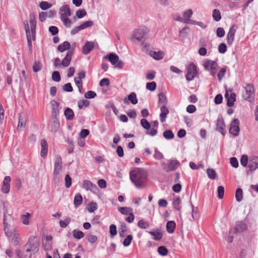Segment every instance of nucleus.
Masks as SVG:
<instances>
[{
    "mask_svg": "<svg viewBox=\"0 0 258 258\" xmlns=\"http://www.w3.org/2000/svg\"><path fill=\"white\" fill-rule=\"evenodd\" d=\"M147 176V171L142 168H135L130 172V179L138 188L145 187Z\"/></svg>",
    "mask_w": 258,
    "mask_h": 258,
    "instance_id": "f257e3e1",
    "label": "nucleus"
},
{
    "mask_svg": "<svg viewBox=\"0 0 258 258\" xmlns=\"http://www.w3.org/2000/svg\"><path fill=\"white\" fill-rule=\"evenodd\" d=\"M25 252L24 258H30L32 254L38 252L39 250V243L35 239V237H30L29 239L28 242L24 246Z\"/></svg>",
    "mask_w": 258,
    "mask_h": 258,
    "instance_id": "f03ea898",
    "label": "nucleus"
},
{
    "mask_svg": "<svg viewBox=\"0 0 258 258\" xmlns=\"http://www.w3.org/2000/svg\"><path fill=\"white\" fill-rule=\"evenodd\" d=\"M62 162L60 155H56L54 162V169L53 172V179L55 182H58V176L62 170Z\"/></svg>",
    "mask_w": 258,
    "mask_h": 258,
    "instance_id": "7ed1b4c3",
    "label": "nucleus"
},
{
    "mask_svg": "<svg viewBox=\"0 0 258 258\" xmlns=\"http://www.w3.org/2000/svg\"><path fill=\"white\" fill-rule=\"evenodd\" d=\"M104 58L108 60L112 65H114L116 68L121 69L123 66V62L119 59L118 56L115 53H110L104 56Z\"/></svg>",
    "mask_w": 258,
    "mask_h": 258,
    "instance_id": "20e7f679",
    "label": "nucleus"
},
{
    "mask_svg": "<svg viewBox=\"0 0 258 258\" xmlns=\"http://www.w3.org/2000/svg\"><path fill=\"white\" fill-rule=\"evenodd\" d=\"M180 164L179 162L175 159L170 160L168 161V164L166 165L165 163H161L163 168L166 172H169L175 170L179 166Z\"/></svg>",
    "mask_w": 258,
    "mask_h": 258,
    "instance_id": "39448f33",
    "label": "nucleus"
},
{
    "mask_svg": "<svg viewBox=\"0 0 258 258\" xmlns=\"http://www.w3.org/2000/svg\"><path fill=\"white\" fill-rule=\"evenodd\" d=\"M245 93L243 94L245 100L251 101L254 99V87L252 85L247 84L245 88Z\"/></svg>",
    "mask_w": 258,
    "mask_h": 258,
    "instance_id": "423d86ee",
    "label": "nucleus"
},
{
    "mask_svg": "<svg viewBox=\"0 0 258 258\" xmlns=\"http://www.w3.org/2000/svg\"><path fill=\"white\" fill-rule=\"evenodd\" d=\"M249 170L246 171L247 174L249 172L252 173L255 169L258 168V157L252 156L250 157L248 163Z\"/></svg>",
    "mask_w": 258,
    "mask_h": 258,
    "instance_id": "0eeeda50",
    "label": "nucleus"
},
{
    "mask_svg": "<svg viewBox=\"0 0 258 258\" xmlns=\"http://www.w3.org/2000/svg\"><path fill=\"white\" fill-rule=\"evenodd\" d=\"M237 27L235 25H233L229 30V32L227 35L226 40L227 44L229 46L232 45L234 38L235 34L236 33V29Z\"/></svg>",
    "mask_w": 258,
    "mask_h": 258,
    "instance_id": "6e6552de",
    "label": "nucleus"
},
{
    "mask_svg": "<svg viewBox=\"0 0 258 258\" xmlns=\"http://www.w3.org/2000/svg\"><path fill=\"white\" fill-rule=\"evenodd\" d=\"M197 74V70L196 65L194 63H190L188 68L187 74L186 76V79L188 81L192 80Z\"/></svg>",
    "mask_w": 258,
    "mask_h": 258,
    "instance_id": "1a4fd4ad",
    "label": "nucleus"
},
{
    "mask_svg": "<svg viewBox=\"0 0 258 258\" xmlns=\"http://www.w3.org/2000/svg\"><path fill=\"white\" fill-rule=\"evenodd\" d=\"M239 124V120L236 118L234 119L231 123L229 133L235 136H238L240 131Z\"/></svg>",
    "mask_w": 258,
    "mask_h": 258,
    "instance_id": "9d476101",
    "label": "nucleus"
},
{
    "mask_svg": "<svg viewBox=\"0 0 258 258\" xmlns=\"http://www.w3.org/2000/svg\"><path fill=\"white\" fill-rule=\"evenodd\" d=\"M2 211L4 213V220H3L4 222H3V223H4V230L5 232V234L7 236H10L11 235V232L8 231V230H7V229H6L7 223L6 222V213H7V211L5 208V204L4 202L1 201H0V212H1Z\"/></svg>",
    "mask_w": 258,
    "mask_h": 258,
    "instance_id": "9b49d317",
    "label": "nucleus"
},
{
    "mask_svg": "<svg viewBox=\"0 0 258 258\" xmlns=\"http://www.w3.org/2000/svg\"><path fill=\"white\" fill-rule=\"evenodd\" d=\"M26 116L24 113H20L19 117L18 124L17 129L19 131H22L25 128L26 123Z\"/></svg>",
    "mask_w": 258,
    "mask_h": 258,
    "instance_id": "f8f14e48",
    "label": "nucleus"
},
{
    "mask_svg": "<svg viewBox=\"0 0 258 258\" xmlns=\"http://www.w3.org/2000/svg\"><path fill=\"white\" fill-rule=\"evenodd\" d=\"M30 23L31 27V32L32 34V37L33 40L35 39V29L36 26V21L35 20V16L33 15H30Z\"/></svg>",
    "mask_w": 258,
    "mask_h": 258,
    "instance_id": "ddd939ff",
    "label": "nucleus"
},
{
    "mask_svg": "<svg viewBox=\"0 0 258 258\" xmlns=\"http://www.w3.org/2000/svg\"><path fill=\"white\" fill-rule=\"evenodd\" d=\"M236 94L231 93L229 96L228 93L226 92L225 95V99L227 100V105L228 107H232L234 105V102L236 101Z\"/></svg>",
    "mask_w": 258,
    "mask_h": 258,
    "instance_id": "4468645a",
    "label": "nucleus"
},
{
    "mask_svg": "<svg viewBox=\"0 0 258 258\" xmlns=\"http://www.w3.org/2000/svg\"><path fill=\"white\" fill-rule=\"evenodd\" d=\"M59 12L60 14V17L62 16L70 17L72 15L70 7L68 5H63L59 9Z\"/></svg>",
    "mask_w": 258,
    "mask_h": 258,
    "instance_id": "2eb2a0df",
    "label": "nucleus"
},
{
    "mask_svg": "<svg viewBox=\"0 0 258 258\" xmlns=\"http://www.w3.org/2000/svg\"><path fill=\"white\" fill-rule=\"evenodd\" d=\"M225 125L222 117H219L217 120L216 130L220 132L223 135L225 134Z\"/></svg>",
    "mask_w": 258,
    "mask_h": 258,
    "instance_id": "dca6fc26",
    "label": "nucleus"
},
{
    "mask_svg": "<svg viewBox=\"0 0 258 258\" xmlns=\"http://www.w3.org/2000/svg\"><path fill=\"white\" fill-rule=\"evenodd\" d=\"M130 102L134 105L138 103L137 95L135 92H132L129 94L128 95L127 99L125 98L123 99V102L124 104H129Z\"/></svg>",
    "mask_w": 258,
    "mask_h": 258,
    "instance_id": "f3484780",
    "label": "nucleus"
},
{
    "mask_svg": "<svg viewBox=\"0 0 258 258\" xmlns=\"http://www.w3.org/2000/svg\"><path fill=\"white\" fill-rule=\"evenodd\" d=\"M95 43L92 41H87L82 48V53L88 54L94 47Z\"/></svg>",
    "mask_w": 258,
    "mask_h": 258,
    "instance_id": "a211bd4d",
    "label": "nucleus"
},
{
    "mask_svg": "<svg viewBox=\"0 0 258 258\" xmlns=\"http://www.w3.org/2000/svg\"><path fill=\"white\" fill-rule=\"evenodd\" d=\"M52 106V116L56 118L59 113V103L55 100H52L50 102Z\"/></svg>",
    "mask_w": 258,
    "mask_h": 258,
    "instance_id": "6ab92c4d",
    "label": "nucleus"
},
{
    "mask_svg": "<svg viewBox=\"0 0 258 258\" xmlns=\"http://www.w3.org/2000/svg\"><path fill=\"white\" fill-rule=\"evenodd\" d=\"M134 38L138 41H141L147 36L146 32L144 29L137 30L134 33Z\"/></svg>",
    "mask_w": 258,
    "mask_h": 258,
    "instance_id": "aec40b11",
    "label": "nucleus"
},
{
    "mask_svg": "<svg viewBox=\"0 0 258 258\" xmlns=\"http://www.w3.org/2000/svg\"><path fill=\"white\" fill-rule=\"evenodd\" d=\"M73 56V51H68L66 55L64 58L62 59L61 62V65L64 67H68L71 62L72 57Z\"/></svg>",
    "mask_w": 258,
    "mask_h": 258,
    "instance_id": "412c9836",
    "label": "nucleus"
},
{
    "mask_svg": "<svg viewBox=\"0 0 258 258\" xmlns=\"http://www.w3.org/2000/svg\"><path fill=\"white\" fill-rule=\"evenodd\" d=\"M204 68L207 70L209 71L210 70H214L216 69L218 67V63L215 61L212 60H208L204 63Z\"/></svg>",
    "mask_w": 258,
    "mask_h": 258,
    "instance_id": "4be33fe9",
    "label": "nucleus"
},
{
    "mask_svg": "<svg viewBox=\"0 0 258 258\" xmlns=\"http://www.w3.org/2000/svg\"><path fill=\"white\" fill-rule=\"evenodd\" d=\"M160 110L161 111L160 114V121L161 122L163 123L165 121L167 115L169 113V110L165 105H162L161 107Z\"/></svg>",
    "mask_w": 258,
    "mask_h": 258,
    "instance_id": "5701e85b",
    "label": "nucleus"
},
{
    "mask_svg": "<svg viewBox=\"0 0 258 258\" xmlns=\"http://www.w3.org/2000/svg\"><path fill=\"white\" fill-rule=\"evenodd\" d=\"M83 187L87 190H90L93 191V190L97 189V185L89 180H85L84 181Z\"/></svg>",
    "mask_w": 258,
    "mask_h": 258,
    "instance_id": "b1692460",
    "label": "nucleus"
},
{
    "mask_svg": "<svg viewBox=\"0 0 258 258\" xmlns=\"http://www.w3.org/2000/svg\"><path fill=\"white\" fill-rule=\"evenodd\" d=\"M247 229V225L245 223L241 222L236 225L233 230V233H236L237 232H241L246 230Z\"/></svg>",
    "mask_w": 258,
    "mask_h": 258,
    "instance_id": "393cba45",
    "label": "nucleus"
},
{
    "mask_svg": "<svg viewBox=\"0 0 258 258\" xmlns=\"http://www.w3.org/2000/svg\"><path fill=\"white\" fill-rule=\"evenodd\" d=\"M41 156L42 157H45L47 154L48 151V145L46 141L45 140H42L41 141Z\"/></svg>",
    "mask_w": 258,
    "mask_h": 258,
    "instance_id": "a878e982",
    "label": "nucleus"
},
{
    "mask_svg": "<svg viewBox=\"0 0 258 258\" xmlns=\"http://www.w3.org/2000/svg\"><path fill=\"white\" fill-rule=\"evenodd\" d=\"M71 48V44L68 41H64L62 44L57 46V50L60 52H62L67 50H69Z\"/></svg>",
    "mask_w": 258,
    "mask_h": 258,
    "instance_id": "bb28decb",
    "label": "nucleus"
},
{
    "mask_svg": "<svg viewBox=\"0 0 258 258\" xmlns=\"http://www.w3.org/2000/svg\"><path fill=\"white\" fill-rule=\"evenodd\" d=\"M150 55L155 59L160 60L163 57V53L162 51H150Z\"/></svg>",
    "mask_w": 258,
    "mask_h": 258,
    "instance_id": "cd10ccee",
    "label": "nucleus"
},
{
    "mask_svg": "<svg viewBox=\"0 0 258 258\" xmlns=\"http://www.w3.org/2000/svg\"><path fill=\"white\" fill-rule=\"evenodd\" d=\"M176 227L175 222L173 221H169L166 224V229L168 233H172Z\"/></svg>",
    "mask_w": 258,
    "mask_h": 258,
    "instance_id": "c85d7f7f",
    "label": "nucleus"
},
{
    "mask_svg": "<svg viewBox=\"0 0 258 258\" xmlns=\"http://www.w3.org/2000/svg\"><path fill=\"white\" fill-rule=\"evenodd\" d=\"M64 114L67 120H72L74 117V111L70 108H67L65 109Z\"/></svg>",
    "mask_w": 258,
    "mask_h": 258,
    "instance_id": "c756f323",
    "label": "nucleus"
},
{
    "mask_svg": "<svg viewBox=\"0 0 258 258\" xmlns=\"http://www.w3.org/2000/svg\"><path fill=\"white\" fill-rule=\"evenodd\" d=\"M159 99L158 103L159 104H162V105L166 106L167 103V99L166 95L163 92H161L158 94Z\"/></svg>",
    "mask_w": 258,
    "mask_h": 258,
    "instance_id": "7c9ffc66",
    "label": "nucleus"
},
{
    "mask_svg": "<svg viewBox=\"0 0 258 258\" xmlns=\"http://www.w3.org/2000/svg\"><path fill=\"white\" fill-rule=\"evenodd\" d=\"M172 204L173 207L177 210L179 211L181 209L180 199L179 197L176 196L173 199Z\"/></svg>",
    "mask_w": 258,
    "mask_h": 258,
    "instance_id": "2f4dec72",
    "label": "nucleus"
},
{
    "mask_svg": "<svg viewBox=\"0 0 258 258\" xmlns=\"http://www.w3.org/2000/svg\"><path fill=\"white\" fill-rule=\"evenodd\" d=\"M83 202V198L81 194H77L74 198V205L76 208H78L80 206Z\"/></svg>",
    "mask_w": 258,
    "mask_h": 258,
    "instance_id": "473e14b6",
    "label": "nucleus"
},
{
    "mask_svg": "<svg viewBox=\"0 0 258 258\" xmlns=\"http://www.w3.org/2000/svg\"><path fill=\"white\" fill-rule=\"evenodd\" d=\"M212 17L215 21H219L221 19V15L220 11L218 9H214L213 11Z\"/></svg>",
    "mask_w": 258,
    "mask_h": 258,
    "instance_id": "72a5a7b5",
    "label": "nucleus"
},
{
    "mask_svg": "<svg viewBox=\"0 0 258 258\" xmlns=\"http://www.w3.org/2000/svg\"><path fill=\"white\" fill-rule=\"evenodd\" d=\"M149 233L150 234H151V235H152L154 237V239L155 240H160L163 236L162 233L160 231H149Z\"/></svg>",
    "mask_w": 258,
    "mask_h": 258,
    "instance_id": "f704fd0d",
    "label": "nucleus"
},
{
    "mask_svg": "<svg viewBox=\"0 0 258 258\" xmlns=\"http://www.w3.org/2000/svg\"><path fill=\"white\" fill-rule=\"evenodd\" d=\"M191 205L192 207V217L194 220H197L199 219L200 216L198 209L197 207H195L192 203H191Z\"/></svg>",
    "mask_w": 258,
    "mask_h": 258,
    "instance_id": "c9c22d12",
    "label": "nucleus"
},
{
    "mask_svg": "<svg viewBox=\"0 0 258 258\" xmlns=\"http://www.w3.org/2000/svg\"><path fill=\"white\" fill-rule=\"evenodd\" d=\"M207 173L208 177L211 179H215L217 177V173L213 169L208 168L207 169Z\"/></svg>",
    "mask_w": 258,
    "mask_h": 258,
    "instance_id": "e433bc0d",
    "label": "nucleus"
},
{
    "mask_svg": "<svg viewBox=\"0 0 258 258\" xmlns=\"http://www.w3.org/2000/svg\"><path fill=\"white\" fill-rule=\"evenodd\" d=\"M235 198L237 202H241L243 199V191L241 188H238L235 192Z\"/></svg>",
    "mask_w": 258,
    "mask_h": 258,
    "instance_id": "4c0bfd02",
    "label": "nucleus"
},
{
    "mask_svg": "<svg viewBox=\"0 0 258 258\" xmlns=\"http://www.w3.org/2000/svg\"><path fill=\"white\" fill-rule=\"evenodd\" d=\"M118 210L123 215H127L133 211L131 208L129 207H118Z\"/></svg>",
    "mask_w": 258,
    "mask_h": 258,
    "instance_id": "58836bf2",
    "label": "nucleus"
},
{
    "mask_svg": "<svg viewBox=\"0 0 258 258\" xmlns=\"http://www.w3.org/2000/svg\"><path fill=\"white\" fill-rule=\"evenodd\" d=\"M157 250L159 254L162 256H165L168 253V250L165 246H159Z\"/></svg>",
    "mask_w": 258,
    "mask_h": 258,
    "instance_id": "ea45409f",
    "label": "nucleus"
},
{
    "mask_svg": "<svg viewBox=\"0 0 258 258\" xmlns=\"http://www.w3.org/2000/svg\"><path fill=\"white\" fill-rule=\"evenodd\" d=\"M189 30V28L187 26H185L182 29H181L179 32V38H183L186 37V36L188 33V31Z\"/></svg>",
    "mask_w": 258,
    "mask_h": 258,
    "instance_id": "a19ab883",
    "label": "nucleus"
},
{
    "mask_svg": "<svg viewBox=\"0 0 258 258\" xmlns=\"http://www.w3.org/2000/svg\"><path fill=\"white\" fill-rule=\"evenodd\" d=\"M73 236L77 239H80L84 236V234L81 231L75 229L73 231Z\"/></svg>",
    "mask_w": 258,
    "mask_h": 258,
    "instance_id": "79ce46f5",
    "label": "nucleus"
},
{
    "mask_svg": "<svg viewBox=\"0 0 258 258\" xmlns=\"http://www.w3.org/2000/svg\"><path fill=\"white\" fill-rule=\"evenodd\" d=\"M52 7V5L47 2L42 1L39 4V7L42 10H46Z\"/></svg>",
    "mask_w": 258,
    "mask_h": 258,
    "instance_id": "37998d69",
    "label": "nucleus"
},
{
    "mask_svg": "<svg viewBox=\"0 0 258 258\" xmlns=\"http://www.w3.org/2000/svg\"><path fill=\"white\" fill-rule=\"evenodd\" d=\"M61 20L63 22L64 25L67 27H70L71 26L72 22V20L68 18V17L62 16L60 17Z\"/></svg>",
    "mask_w": 258,
    "mask_h": 258,
    "instance_id": "c03bdc74",
    "label": "nucleus"
},
{
    "mask_svg": "<svg viewBox=\"0 0 258 258\" xmlns=\"http://www.w3.org/2000/svg\"><path fill=\"white\" fill-rule=\"evenodd\" d=\"M163 136L165 139L167 140L172 139L174 137L172 132L169 130L165 131L163 134Z\"/></svg>",
    "mask_w": 258,
    "mask_h": 258,
    "instance_id": "a18cd8bd",
    "label": "nucleus"
},
{
    "mask_svg": "<svg viewBox=\"0 0 258 258\" xmlns=\"http://www.w3.org/2000/svg\"><path fill=\"white\" fill-rule=\"evenodd\" d=\"M30 217V214L28 213H27L26 214L22 215L21 216V220H22V223L24 225H28L29 224V217Z\"/></svg>",
    "mask_w": 258,
    "mask_h": 258,
    "instance_id": "49530a36",
    "label": "nucleus"
},
{
    "mask_svg": "<svg viewBox=\"0 0 258 258\" xmlns=\"http://www.w3.org/2000/svg\"><path fill=\"white\" fill-rule=\"evenodd\" d=\"M141 124L145 129L149 130L151 127V124L150 122L145 118L141 120Z\"/></svg>",
    "mask_w": 258,
    "mask_h": 258,
    "instance_id": "de8ad7c7",
    "label": "nucleus"
},
{
    "mask_svg": "<svg viewBox=\"0 0 258 258\" xmlns=\"http://www.w3.org/2000/svg\"><path fill=\"white\" fill-rule=\"evenodd\" d=\"M71 220V219L70 217L66 218L64 220H60L59 222L60 226L63 228H66L70 223Z\"/></svg>",
    "mask_w": 258,
    "mask_h": 258,
    "instance_id": "09e8293b",
    "label": "nucleus"
},
{
    "mask_svg": "<svg viewBox=\"0 0 258 258\" xmlns=\"http://www.w3.org/2000/svg\"><path fill=\"white\" fill-rule=\"evenodd\" d=\"M126 232V227L124 223H122L121 225V227L119 228V234L121 237H124L125 236V232Z\"/></svg>",
    "mask_w": 258,
    "mask_h": 258,
    "instance_id": "8fccbe9b",
    "label": "nucleus"
},
{
    "mask_svg": "<svg viewBox=\"0 0 258 258\" xmlns=\"http://www.w3.org/2000/svg\"><path fill=\"white\" fill-rule=\"evenodd\" d=\"M67 142L68 144V153L71 154L73 152L74 146L73 144V140L72 139L68 138Z\"/></svg>",
    "mask_w": 258,
    "mask_h": 258,
    "instance_id": "3c124183",
    "label": "nucleus"
},
{
    "mask_svg": "<svg viewBox=\"0 0 258 258\" xmlns=\"http://www.w3.org/2000/svg\"><path fill=\"white\" fill-rule=\"evenodd\" d=\"M42 67V65L40 61H35L33 66V71L34 72H38V71H40L41 70Z\"/></svg>",
    "mask_w": 258,
    "mask_h": 258,
    "instance_id": "603ef678",
    "label": "nucleus"
},
{
    "mask_svg": "<svg viewBox=\"0 0 258 258\" xmlns=\"http://www.w3.org/2000/svg\"><path fill=\"white\" fill-rule=\"evenodd\" d=\"M97 209V205L96 203H91L88 205V211L90 213L94 212Z\"/></svg>",
    "mask_w": 258,
    "mask_h": 258,
    "instance_id": "864d4df0",
    "label": "nucleus"
},
{
    "mask_svg": "<svg viewBox=\"0 0 258 258\" xmlns=\"http://www.w3.org/2000/svg\"><path fill=\"white\" fill-rule=\"evenodd\" d=\"M52 79L55 82H59L61 80L59 73L58 71H54L52 74Z\"/></svg>",
    "mask_w": 258,
    "mask_h": 258,
    "instance_id": "5fc2aeb1",
    "label": "nucleus"
},
{
    "mask_svg": "<svg viewBox=\"0 0 258 258\" xmlns=\"http://www.w3.org/2000/svg\"><path fill=\"white\" fill-rule=\"evenodd\" d=\"M76 14L79 19H81L87 15V12L84 9H79L76 12Z\"/></svg>",
    "mask_w": 258,
    "mask_h": 258,
    "instance_id": "6e6d98bb",
    "label": "nucleus"
},
{
    "mask_svg": "<svg viewBox=\"0 0 258 258\" xmlns=\"http://www.w3.org/2000/svg\"><path fill=\"white\" fill-rule=\"evenodd\" d=\"M248 161V158L246 155H242L240 159V163L243 167H246L247 165Z\"/></svg>",
    "mask_w": 258,
    "mask_h": 258,
    "instance_id": "4d7b16f0",
    "label": "nucleus"
},
{
    "mask_svg": "<svg viewBox=\"0 0 258 258\" xmlns=\"http://www.w3.org/2000/svg\"><path fill=\"white\" fill-rule=\"evenodd\" d=\"M146 88H147V89H148L151 91H154L156 88V82H152L150 83H147L146 84Z\"/></svg>",
    "mask_w": 258,
    "mask_h": 258,
    "instance_id": "13d9d810",
    "label": "nucleus"
},
{
    "mask_svg": "<svg viewBox=\"0 0 258 258\" xmlns=\"http://www.w3.org/2000/svg\"><path fill=\"white\" fill-rule=\"evenodd\" d=\"M138 226L142 229H146L149 227V224L147 222L144 220H140L139 221Z\"/></svg>",
    "mask_w": 258,
    "mask_h": 258,
    "instance_id": "bf43d9fd",
    "label": "nucleus"
},
{
    "mask_svg": "<svg viewBox=\"0 0 258 258\" xmlns=\"http://www.w3.org/2000/svg\"><path fill=\"white\" fill-rule=\"evenodd\" d=\"M218 197L220 199H222L224 195V188L223 186H219L217 189Z\"/></svg>",
    "mask_w": 258,
    "mask_h": 258,
    "instance_id": "052dcab7",
    "label": "nucleus"
},
{
    "mask_svg": "<svg viewBox=\"0 0 258 258\" xmlns=\"http://www.w3.org/2000/svg\"><path fill=\"white\" fill-rule=\"evenodd\" d=\"M96 95L97 94L95 92L93 91H89L85 94L84 97L87 99H92L95 98Z\"/></svg>",
    "mask_w": 258,
    "mask_h": 258,
    "instance_id": "680f3d73",
    "label": "nucleus"
},
{
    "mask_svg": "<svg viewBox=\"0 0 258 258\" xmlns=\"http://www.w3.org/2000/svg\"><path fill=\"white\" fill-rule=\"evenodd\" d=\"M133 239V236L132 235H128L124 239L123 244L125 246H128L130 245L132 240Z\"/></svg>",
    "mask_w": 258,
    "mask_h": 258,
    "instance_id": "e2e57ef3",
    "label": "nucleus"
},
{
    "mask_svg": "<svg viewBox=\"0 0 258 258\" xmlns=\"http://www.w3.org/2000/svg\"><path fill=\"white\" fill-rule=\"evenodd\" d=\"M218 51L221 53H224L227 51V46L225 43H221L218 46Z\"/></svg>",
    "mask_w": 258,
    "mask_h": 258,
    "instance_id": "0e129e2a",
    "label": "nucleus"
},
{
    "mask_svg": "<svg viewBox=\"0 0 258 258\" xmlns=\"http://www.w3.org/2000/svg\"><path fill=\"white\" fill-rule=\"evenodd\" d=\"M65 186L69 188L72 184V178L69 174H67L65 177Z\"/></svg>",
    "mask_w": 258,
    "mask_h": 258,
    "instance_id": "69168bd1",
    "label": "nucleus"
},
{
    "mask_svg": "<svg viewBox=\"0 0 258 258\" xmlns=\"http://www.w3.org/2000/svg\"><path fill=\"white\" fill-rule=\"evenodd\" d=\"M43 247L45 250H50L52 248V242H43Z\"/></svg>",
    "mask_w": 258,
    "mask_h": 258,
    "instance_id": "338daca9",
    "label": "nucleus"
},
{
    "mask_svg": "<svg viewBox=\"0 0 258 258\" xmlns=\"http://www.w3.org/2000/svg\"><path fill=\"white\" fill-rule=\"evenodd\" d=\"M93 25V22L92 21H88L84 23H83L82 24L80 25V27L82 29V30L85 29L88 27H91Z\"/></svg>",
    "mask_w": 258,
    "mask_h": 258,
    "instance_id": "774afa93",
    "label": "nucleus"
}]
</instances>
